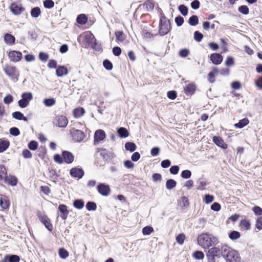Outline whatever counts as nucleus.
Listing matches in <instances>:
<instances>
[{
    "label": "nucleus",
    "mask_w": 262,
    "mask_h": 262,
    "mask_svg": "<svg viewBox=\"0 0 262 262\" xmlns=\"http://www.w3.org/2000/svg\"><path fill=\"white\" fill-rule=\"evenodd\" d=\"M170 24L169 20H165L160 23L159 32L161 35L164 36L167 34L170 31Z\"/></svg>",
    "instance_id": "0eeeda50"
},
{
    "label": "nucleus",
    "mask_w": 262,
    "mask_h": 262,
    "mask_svg": "<svg viewBox=\"0 0 262 262\" xmlns=\"http://www.w3.org/2000/svg\"><path fill=\"white\" fill-rule=\"evenodd\" d=\"M144 5L148 11L152 10L154 8V3L150 1L145 2Z\"/></svg>",
    "instance_id": "5fc2aeb1"
},
{
    "label": "nucleus",
    "mask_w": 262,
    "mask_h": 262,
    "mask_svg": "<svg viewBox=\"0 0 262 262\" xmlns=\"http://www.w3.org/2000/svg\"><path fill=\"white\" fill-rule=\"evenodd\" d=\"M19 257L16 255H6L1 262H19Z\"/></svg>",
    "instance_id": "4be33fe9"
},
{
    "label": "nucleus",
    "mask_w": 262,
    "mask_h": 262,
    "mask_svg": "<svg viewBox=\"0 0 262 262\" xmlns=\"http://www.w3.org/2000/svg\"><path fill=\"white\" fill-rule=\"evenodd\" d=\"M41 14L40 9L39 7H35L32 9L31 15L33 17H38Z\"/></svg>",
    "instance_id": "e433bc0d"
},
{
    "label": "nucleus",
    "mask_w": 262,
    "mask_h": 262,
    "mask_svg": "<svg viewBox=\"0 0 262 262\" xmlns=\"http://www.w3.org/2000/svg\"><path fill=\"white\" fill-rule=\"evenodd\" d=\"M191 176V172L189 170H185L182 171L181 177L184 179H189Z\"/></svg>",
    "instance_id": "6e6d98bb"
},
{
    "label": "nucleus",
    "mask_w": 262,
    "mask_h": 262,
    "mask_svg": "<svg viewBox=\"0 0 262 262\" xmlns=\"http://www.w3.org/2000/svg\"><path fill=\"white\" fill-rule=\"evenodd\" d=\"M73 206L78 209H82L84 206V202L81 200H75L73 203Z\"/></svg>",
    "instance_id": "37998d69"
},
{
    "label": "nucleus",
    "mask_w": 262,
    "mask_h": 262,
    "mask_svg": "<svg viewBox=\"0 0 262 262\" xmlns=\"http://www.w3.org/2000/svg\"><path fill=\"white\" fill-rule=\"evenodd\" d=\"M189 24L191 26H195L199 23L198 17L196 15H192L189 19Z\"/></svg>",
    "instance_id": "ea45409f"
},
{
    "label": "nucleus",
    "mask_w": 262,
    "mask_h": 262,
    "mask_svg": "<svg viewBox=\"0 0 262 262\" xmlns=\"http://www.w3.org/2000/svg\"><path fill=\"white\" fill-rule=\"evenodd\" d=\"M152 232H154V229L151 226H146L142 229V233L144 235H150Z\"/></svg>",
    "instance_id": "a19ab883"
},
{
    "label": "nucleus",
    "mask_w": 262,
    "mask_h": 262,
    "mask_svg": "<svg viewBox=\"0 0 262 262\" xmlns=\"http://www.w3.org/2000/svg\"><path fill=\"white\" fill-rule=\"evenodd\" d=\"M218 73V70L216 68L213 67L212 69V71L208 74V80L210 83H213L214 81V78L217 73Z\"/></svg>",
    "instance_id": "bb28decb"
},
{
    "label": "nucleus",
    "mask_w": 262,
    "mask_h": 262,
    "mask_svg": "<svg viewBox=\"0 0 262 262\" xmlns=\"http://www.w3.org/2000/svg\"><path fill=\"white\" fill-rule=\"evenodd\" d=\"M198 244L203 249H208L213 245L218 244V238L212 234L203 233L198 238Z\"/></svg>",
    "instance_id": "f03ea898"
},
{
    "label": "nucleus",
    "mask_w": 262,
    "mask_h": 262,
    "mask_svg": "<svg viewBox=\"0 0 262 262\" xmlns=\"http://www.w3.org/2000/svg\"><path fill=\"white\" fill-rule=\"evenodd\" d=\"M214 200V196L210 194H206L203 199V201L206 204H209L212 202Z\"/></svg>",
    "instance_id": "8fccbe9b"
},
{
    "label": "nucleus",
    "mask_w": 262,
    "mask_h": 262,
    "mask_svg": "<svg viewBox=\"0 0 262 262\" xmlns=\"http://www.w3.org/2000/svg\"><path fill=\"white\" fill-rule=\"evenodd\" d=\"M213 142L218 146L223 149H226L228 147L227 144L225 143L224 140L219 136H214L213 137Z\"/></svg>",
    "instance_id": "dca6fc26"
},
{
    "label": "nucleus",
    "mask_w": 262,
    "mask_h": 262,
    "mask_svg": "<svg viewBox=\"0 0 262 262\" xmlns=\"http://www.w3.org/2000/svg\"><path fill=\"white\" fill-rule=\"evenodd\" d=\"M85 113V111L84 108L82 107H78L77 108H75L73 111V115L76 118H79L82 116Z\"/></svg>",
    "instance_id": "473e14b6"
},
{
    "label": "nucleus",
    "mask_w": 262,
    "mask_h": 262,
    "mask_svg": "<svg viewBox=\"0 0 262 262\" xmlns=\"http://www.w3.org/2000/svg\"><path fill=\"white\" fill-rule=\"evenodd\" d=\"M240 237V234L238 232L233 231L229 234V237L231 239H236Z\"/></svg>",
    "instance_id": "bf43d9fd"
},
{
    "label": "nucleus",
    "mask_w": 262,
    "mask_h": 262,
    "mask_svg": "<svg viewBox=\"0 0 262 262\" xmlns=\"http://www.w3.org/2000/svg\"><path fill=\"white\" fill-rule=\"evenodd\" d=\"M196 86L194 84H189L185 89V92L187 95L193 94L195 91Z\"/></svg>",
    "instance_id": "cd10ccee"
},
{
    "label": "nucleus",
    "mask_w": 262,
    "mask_h": 262,
    "mask_svg": "<svg viewBox=\"0 0 262 262\" xmlns=\"http://www.w3.org/2000/svg\"><path fill=\"white\" fill-rule=\"evenodd\" d=\"M256 227L259 230L262 229V216H260L257 219Z\"/></svg>",
    "instance_id": "338daca9"
},
{
    "label": "nucleus",
    "mask_w": 262,
    "mask_h": 262,
    "mask_svg": "<svg viewBox=\"0 0 262 262\" xmlns=\"http://www.w3.org/2000/svg\"><path fill=\"white\" fill-rule=\"evenodd\" d=\"M7 175L6 167L3 165H0V182L4 181Z\"/></svg>",
    "instance_id": "72a5a7b5"
},
{
    "label": "nucleus",
    "mask_w": 262,
    "mask_h": 262,
    "mask_svg": "<svg viewBox=\"0 0 262 262\" xmlns=\"http://www.w3.org/2000/svg\"><path fill=\"white\" fill-rule=\"evenodd\" d=\"M58 210L60 212V217L63 220H66L69 214V211L67 206L64 204L59 205Z\"/></svg>",
    "instance_id": "aec40b11"
},
{
    "label": "nucleus",
    "mask_w": 262,
    "mask_h": 262,
    "mask_svg": "<svg viewBox=\"0 0 262 262\" xmlns=\"http://www.w3.org/2000/svg\"><path fill=\"white\" fill-rule=\"evenodd\" d=\"M249 121L247 118H244L241 120L238 123H236L234 125L235 127L242 128L247 125Z\"/></svg>",
    "instance_id": "2f4dec72"
},
{
    "label": "nucleus",
    "mask_w": 262,
    "mask_h": 262,
    "mask_svg": "<svg viewBox=\"0 0 262 262\" xmlns=\"http://www.w3.org/2000/svg\"><path fill=\"white\" fill-rule=\"evenodd\" d=\"M59 255L61 258L65 259L69 256L68 252L64 249H59Z\"/></svg>",
    "instance_id": "3c124183"
},
{
    "label": "nucleus",
    "mask_w": 262,
    "mask_h": 262,
    "mask_svg": "<svg viewBox=\"0 0 262 262\" xmlns=\"http://www.w3.org/2000/svg\"><path fill=\"white\" fill-rule=\"evenodd\" d=\"M70 173L73 177L81 179L84 175V171L80 168H72Z\"/></svg>",
    "instance_id": "ddd939ff"
},
{
    "label": "nucleus",
    "mask_w": 262,
    "mask_h": 262,
    "mask_svg": "<svg viewBox=\"0 0 262 262\" xmlns=\"http://www.w3.org/2000/svg\"><path fill=\"white\" fill-rule=\"evenodd\" d=\"M240 227L245 230H249L250 228V223L249 221L243 220L239 224Z\"/></svg>",
    "instance_id": "4c0bfd02"
},
{
    "label": "nucleus",
    "mask_w": 262,
    "mask_h": 262,
    "mask_svg": "<svg viewBox=\"0 0 262 262\" xmlns=\"http://www.w3.org/2000/svg\"><path fill=\"white\" fill-rule=\"evenodd\" d=\"M221 254L226 262H241L238 252L226 245L221 247Z\"/></svg>",
    "instance_id": "f257e3e1"
},
{
    "label": "nucleus",
    "mask_w": 262,
    "mask_h": 262,
    "mask_svg": "<svg viewBox=\"0 0 262 262\" xmlns=\"http://www.w3.org/2000/svg\"><path fill=\"white\" fill-rule=\"evenodd\" d=\"M193 257L196 259H202L204 257V254L203 252L197 251L193 253Z\"/></svg>",
    "instance_id": "de8ad7c7"
},
{
    "label": "nucleus",
    "mask_w": 262,
    "mask_h": 262,
    "mask_svg": "<svg viewBox=\"0 0 262 262\" xmlns=\"http://www.w3.org/2000/svg\"><path fill=\"white\" fill-rule=\"evenodd\" d=\"M222 56L217 53H213L210 55V60L214 64H220L223 61Z\"/></svg>",
    "instance_id": "f3484780"
},
{
    "label": "nucleus",
    "mask_w": 262,
    "mask_h": 262,
    "mask_svg": "<svg viewBox=\"0 0 262 262\" xmlns=\"http://www.w3.org/2000/svg\"><path fill=\"white\" fill-rule=\"evenodd\" d=\"M115 35L116 37V40L118 43L122 42L125 39V35L121 31H116Z\"/></svg>",
    "instance_id": "a878e982"
},
{
    "label": "nucleus",
    "mask_w": 262,
    "mask_h": 262,
    "mask_svg": "<svg viewBox=\"0 0 262 262\" xmlns=\"http://www.w3.org/2000/svg\"><path fill=\"white\" fill-rule=\"evenodd\" d=\"M225 64L227 66H231L234 64V59L231 56L227 57L225 61Z\"/></svg>",
    "instance_id": "0e129e2a"
},
{
    "label": "nucleus",
    "mask_w": 262,
    "mask_h": 262,
    "mask_svg": "<svg viewBox=\"0 0 262 262\" xmlns=\"http://www.w3.org/2000/svg\"><path fill=\"white\" fill-rule=\"evenodd\" d=\"M4 39L6 43L11 45L14 44L15 40L14 36L9 33L5 35Z\"/></svg>",
    "instance_id": "b1692460"
},
{
    "label": "nucleus",
    "mask_w": 262,
    "mask_h": 262,
    "mask_svg": "<svg viewBox=\"0 0 262 262\" xmlns=\"http://www.w3.org/2000/svg\"><path fill=\"white\" fill-rule=\"evenodd\" d=\"M32 99L33 95L31 92L23 93L21 95V99L18 101V104L21 108L26 107Z\"/></svg>",
    "instance_id": "20e7f679"
},
{
    "label": "nucleus",
    "mask_w": 262,
    "mask_h": 262,
    "mask_svg": "<svg viewBox=\"0 0 262 262\" xmlns=\"http://www.w3.org/2000/svg\"><path fill=\"white\" fill-rule=\"evenodd\" d=\"M4 181L8 184L12 186H16L17 183V179L13 176H7L4 179Z\"/></svg>",
    "instance_id": "412c9836"
},
{
    "label": "nucleus",
    "mask_w": 262,
    "mask_h": 262,
    "mask_svg": "<svg viewBox=\"0 0 262 262\" xmlns=\"http://www.w3.org/2000/svg\"><path fill=\"white\" fill-rule=\"evenodd\" d=\"M0 206L2 209H6L9 207L10 201L7 196L4 195L1 196Z\"/></svg>",
    "instance_id": "6ab92c4d"
},
{
    "label": "nucleus",
    "mask_w": 262,
    "mask_h": 262,
    "mask_svg": "<svg viewBox=\"0 0 262 262\" xmlns=\"http://www.w3.org/2000/svg\"><path fill=\"white\" fill-rule=\"evenodd\" d=\"M9 56L11 61L17 62L20 60L22 54L20 52L13 51L10 52Z\"/></svg>",
    "instance_id": "2eb2a0df"
},
{
    "label": "nucleus",
    "mask_w": 262,
    "mask_h": 262,
    "mask_svg": "<svg viewBox=\"0 0 262 262\" xmlns=\"http://www.w3.org/2000/svg\"><path fill=\"white\" fill-rule=\"evenodd\" d=\"M70 135L73 141L75 142H81L85 137V135L82 130L74 128L70 130Z\"/></svg>",
    "instance_id": "39448f33"
},
{
    "label": "nucleus",
    "mask_w": 262,
    "mask_h": 262,
    "mask_svg": "<svg viewBox=\"0 0 262 262\" xmlns=\"http://www.w3.org/2000/svg\"><path fill=\"white\" fill-rule=\"evenodd\" d=\"M252 210L256 215L262 214V209L259 206H255L253 208Z\"/></svg>",
    "instance_id": "774afa93"
},
{
    "label": "nucleus",
    "mask_w": 262,
    "mask_h": 262,
    "mask_svg": "<svg viewBox=\"0 0 262 262\" xmlns=\"http://www.w3.org/2000/svg\"><path fill=\"white\" fill-rule=\"evenodd\" d=\"M77 22L81 25H84L88 20L87 16L84 14L79 15L76 19Z\"/></svg>",
    "instance_id": "c756f323"
},
{
    "label": "nucleus",
    "mask_w": 262,
    "mask_h": 262,
    "mask_svg": "<svg viewBox=\"0 0 262 262\" xmlns=\"http://www.w3.org/2000/svg\"><path fill=\"white\" fill-rule=\"evenodd\" d=\"M43 104L47 107H51L53 106L55 103V99L54 98L45 99L43 102Z\"/></svg>",
    "instance_id": "58836bf2"
},
{
    "label": "nucleus",
    "mask_w": 262,
    "mask_h": 262,
    "mask_svg": "<svg viewBox=\"0 0 262 262\" xmlns=\"http://www.w3.org/2000/svg\"><path fill=\"white\" fill-rule=\"evenodd\" d=\"M179 10L183 15L186 16L187 14L188 9L185 6L181 5L179 7Z\"/></svg>",
    "instance_id": "13d9d810"
},
{
    "label": "nucleus",
    "mask_w": 262,
    "mask_h": 262,
    "mask_svg": "<svg viewBox=\"0 0 262 262\" xmlns=\"http://www.w3.org/2000/svg\"><path fill=\"white\" fill-rule=\"evenodd\" d=\"M44 7L48 9L52 8L54 6V3L52 0H46L43 2Z\"/></svg>",
    "instance_id": "603ef678"
},
{
    "label": "nucleus",
    "mask_w": 262,
    "mask_h": 262,
    "mask_svg": "<svg viewBox=\"0 0 262 262\" xmlns=\"http://www.w3.org/2000/svg\"><path fill=\"white\" fill-rule=\"evenodd\" d=\"M105 138V133L103 130H97L94 134V143L96 144Z\"/></svg>",
    "instance_id": "f8f14e48"
},
{
    "label": "nucleus",
    "mask_w": 262,
    "mask_h": 262,
    "mask_svg": "<svg viewBox=\"0 0 262 262\" xmlns=\"http://www.w3.org/2000/svg\"><path fill=\"white\" fill-rule=\"evenodd\" d=\"M179 167L177 165L171 166L169 169L170 172L173 174H177L179 172Z\"/></svg>",
    "instance_id": "69168bd1"
},
{
    "label": "nucleus",
    "mask_w": 262,
    "mask_h": 262,
    "mask_svg": "<svg viewBox=\"0 0 262 262\" xmlns=\"http://www.w3.org/2000/svg\"><path fill=\"white\" fill-rule=\"evenodd\" d=\"M12 117L17 120H24L27 121L28 120L27 117H25L21 112H15L12 113Z\"/></svg>",
    "instance_id": "c85d7f7f"
},
{
    "label": "nucleus",
    "mask_w": 262,
    "mask_h": 262,
    "mask_svg": "<svg viewBox=\"0 0 262 262\" xmlns=\"http://www.w3.org/2000/svg\"><path fill=\"white\" fill-rule=\"evenodd\" d=\"M185 238L186 237L184 234H180L176 237V241L180 245H183L185 239Z\"/></svg>",
    "instance_id": "a18cd8bd"
},
{
    "label": "nucleus",
    "mask_w": 262,
    "mask_h": 262,
    "mask_svg": "<svg viewBox=\"0 0 262 262\" xmlns=\"http://www.w3.org/2000/svg\"><path fill=\"white\" fill-rule=\"evenodd\" d=\"M86 209L89 210H95L97 208V206L95 203L93 202H89L86 204Z\"/></svg>",
    "instance_id": "c03bdc74"
},
{
    "label": "nucleus",
    "mask_w": 262,
    "mask_h": 262,
    "mask_svg": "<svg viewBox=\"0 0 262 262\" xmlns=\"http://www.w3.org/2000/svg\"><path fill=\"white\" fill-rule=\"evenodd\" d=\"M10 143L8 140L0 139V152L5 151L9 146Z\"/></svg>",
    "instance_id": "393cba45"
},
{
    "label": "nucleus",
    "mask_w": 262,
    "mask_h": 262,
    "mask_svg": "<svg viewBox=\"0 0 262 262\" xmlns=\"http://www.w3.org/2000/svg\"><path fill=\"white\" fill-rule=\"evenodd\" d=\"M175 21L178 26H181L184 23V18L181 16L176 17L175 18Z\"/></svg>",
    "instance_id": "e2e57ef3"
},
{
    "label": "nucleus",
    "mask_w": 262,
    "mask_h": 262,
    "mask_svg": "<svg viewBox=\"0 0 262 262\" xmlns=\"http://www.w3.org/2000/svg\"><path fill=\"white\" fill-rule=\"evenodd\" d=\"M118 133L121 138H126L129 136L127 129L123 127H120L118 129Z\"/></svg>",
    "instance_id": "7c9ffc66"
},
{
    "label": "nucleus",
    "mask_w": 262,
    "mask_h": 262,
    "mask_svg": "<svg viewBox=\"0 0 262 262\" xmlns=\"http://www.w3.org/2000/svg\"><path fill=\"white\" fill-rule=\"evenodd\" d=\"M207 185V183L203 179H199L198 181V189L203 190L205 189L206 186Z\"/></svg>",
    "instance_id": "79ce46f5"
},
{
    "label": "nucleus",
    "mask_w": 262,
    "mask_h": 262,
    "mask_svg": "<svg viewBox=\"0 0 262 262\" xmlns=\"http://www.w3.org/2000/svg\"><path fill=\"white\" fill-rule=\"evenodd\" d=\"M10 9L12 12L16 15H20L24 10V8L20 4L16 3H12L10 6Z\"/></svg>",
    "instance_id": "9d476101"
},
{
    "label": "nucleus",
    "mask_w": 262,
    "mask_h": 262,
    "mask_svg": "<svg viewBox=\"0 0 262 262\" xmlns=\"http://www.w3.org/2000/svg\"><path fill=\"white\" fill-rule=\"evenodd\" d=\"M3 70L11 80L14 82L18 80L19 72L15 67L6 64L3 67Z\"/></svg>",
    "instance_id": "7ed1b4c3"
},
{
    "label": "nucleus",
    "mask_w": 262,
    "mask_h": 262,
    "mask_svg": "<svg viewBox=\"0 0 262 262\" xmlns=\"http://www.w3.org/2000/svg\"><path fill=\"white\" fill-rule=\"evenodd\" d=\"M238 10L239 12L245 15L248 14L249 12L248 7L245 5H242L239 7Z\"/></svg>",
    "instance_id": "49530a36"
},
{
    "label": "nucleus",
    "mask_w": 262,
    "mask_h": 262,
    "mask_svg": "<svg viewBox=\"0 0 262 262\" xmlns=\"http://www.w3.org/2000/svg\"><path fill=\"white\" fill-rule=\"evenodd\" d=\"M10 134L11 135L17 136L20 134V132L17 127H14L10 129Z\"/></svg>",
    "instance_id": "680f3d73"
},
{
    "label": "nucleus",
    "mask_w": 262,
    "mask_h": 262,
    "mask_svg": "<svg viewBox=\"0 0 262 262\" xmlns=\"http://www.w3.org/2000/svg\"><path fill=\"white\" fill-rule=\"evenodd\" d=\"M63 161L68 164H70L74 161V157L70 151H63L62 154Z\"/></svg>",
    "instance_id": "4468645a"
},
{
    "label": "nucleus",
    "mask_w": 262,
    "mask_h": 262,
    "mask_svg": "<svg viewBox=\"0 0 262 262\" xmlns=\"http://www.w3.org/2000/svg\"><path fill=\"white\" fill-rule=\"evenodd\" d=\"M54 123L59 127H65L68 123V120L66 116H58L56 117Z\"/></svg>",
    "instance_id": "1a4fd4ad"
},
{
    "label": "nucleus",
    "mask_w": 262,
    "mask_h": 262,
    "mask_svg": "<svg viewBox=\"0 0 262 262\" xmlns=\"http://www.w3.org/2000/svg\"><path fill=\"white\" fill-rule=\"evenodd\" d=\"M38 147V143L36 141H31L28 144V148L32 150H36Z\"/></svg>",
    "instance_id": "864d4df0"
},
{
    "label": "nucleus",
    "mask_w": 262,
    "mask_h": 262,
    "mask_svg": "<svg viewBox=\"0 0 262 262\" xmlns=\"http://www.w3.org/2000/svg\"><path fill=\"white\" fill-rule=\"evenodd\" d=\"M84 41L92 48L97 49V43L96 39L93 34L90 32H85L83 34Z\"/></svg>",
    "instance_id": "423d86ee"
},
{
    "label": "nucleus",
    "mask_w": 262,
    "mask_h": 262,
    "mask_svg": "<svg viewBox=\"0 0 262 262\" xmlns=\"http://www.w3.org/2000/svg\"><path fill=\"white\" fill-rule=\"evenodd\" d=\"M68 70L64 66H59L56 69V75L58 77H62L64 75H67Z\"/></svg>",
    "instance_id": "5701e85b"
},
{
    "label": "nucleus",
    "mask_w": 262,
    "mask_h": 262,
    "mask_svg": "<svg viewBox=\"0 0 262 262\" xmlns=\"http://www.w3.org/2000/svg\"><path fill=\"white\" fill-rule=\"evenodd\" d=\"M203 37V34L200 33V32L196 31L194 32V39L198 42H200L201 41Z\"/></svg>",
    "instance_id": "4d7b16f0"
},
{
    "label": "nucleus",
    "mask_w": 262,
    "mask_h": 262,
    "mask_svg": "<svg viewBox=\"0 0 262 262\" xmlns=\"http://www.w3.org/2000/svg\"><path fill=\"white\" fill-rule=\"evenodd\" d=\"M136 144L133 142H127L125 144V148L126 150L133 152L136 149Z\"/></svg>",
    "instance_id": "c9c22d12"
},
{
    "label": "nucleus",
    "mask_w": 262,
    "mask_h": 262,
    "mask_svg": "<svg viewBox=\"0 0 262 262\" xmlns=\"http://www.w3.org/2000/svg\"><path fill=\"white\" fill-rule=\"evenodd\" d=\"M177 182L173 179H169L166 182V187L168 190H171L176 186Z\"/></svg>",
    "instance_id": "f704fd0d"
},
{
    "label": "nucleus",
    "mask_w": 262,
    "mask_h": 262,
    "mask_svg": "<svg viewBox=\"0 0 262 262\" xmlns=\"http://www.w3.org/2000/svg\"><path fill=\"white\" fill-rule=\"evenodd\" d=\"M179 203L182 207L187 206L189 205L188 199L186 196H183L181 198Z\"/></svg>",
    "instance_id": "09e8293b"
},
{
    "label": "nucleus",
    "mask_w": 262,
    "mask_h": 262,
    "mask_svg": "<svg viewBox=\"0 0 262 262\" xmlns=\"http://www.w3.org/2000/svg\"><path fill=\"white\" fill-rule=\"evenodd\" d=\"M103 64L104 67L108 70H111L113 68L112 63L108 60H104Z\"/></svg>",
    "instance_id": "052dcab7"
},
{
    "label": "nucleus",
    "mask_w": 262,
    "mask_h": 262,
    "mask_svg": "<svg viewBox=\"0 0 262 262\" xmlns=\"http://www.w3.org/2000/svg\"><path fill=\"white\" fill-rule=\"evenodd\" d=\"M98 192L104 196L107 195L110 193V188L108 186L104 184H101L97 187Z\"/></svg>",
    "instance_id": "a211bd4d"
},
{
    "label": "nucleus",
    "mask_w": 262,
    "mask_h": 262,
    "mask_svg": "<svg viewBox=\"0 0 262 262\" xmlns=\"http://www.w3.org/2000/svg\"><path fill=\"white\" fill-rule=\"evenodd\" d=\"M38 217L40 222L49 231H51L52 230L53 226L50 223L49 219L46 215L44 214H38Z\"/></svg>",
    "instance_id": "9b49d317"
},
{
    "label": "nucleus",
    "mask_w": 262,
    "mask_h": 262,
    "mask_svg": "<svg viewBox=\"0 0 262 262\" xmlns=\"http://www.w3.org/2000/svg\"><path fill=\"white\" fill-rule=\"evenodd\" d=\"M220 253H221V249L214 247L209 249L207 256L209 259L214 261L215 257L219 256Z\"/></svg>",
    "instance_id": "6e6552de"
}]
</instances>
